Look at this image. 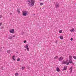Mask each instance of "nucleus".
<instances>
[{
    "label": "nucleus",
    "mask_w": 76,
    "mask_h": 76,
    "mask_svg": "<svg viewBox=\"0 0 76 76\" xmlns=\"http://www.w3.org/2000/svg\"><path fill=\"white\" fill-rule=\"evenodd\" d=\"M69 60H72V57L71 55L69 56Z\"/></svg>",
    "instance_id": "obj_16"
},
{
    "label": "nucleus",
    "mask_w": 76,
    "mask_h": 76,
    "mask_svg": "<svg viewBox=\"0 0 76 76\" xmlns=\"http://www.w3.org/2000/svg\"><path fill=\"white\" fill-rule=\"evenodd\" d=\"M28 2L29 3H28L29 6L32 7V6H34V4L35 3V1L34 0H28Z\"/></svg>",
    "instance_id": "obj_1"
},
{
    "label": "nucleus",
    "mask_w": 76,
    "mask_h": 76,
    "mask_svg": "<svg viewBox=\"0 0 76 76\" xmlns=\"http://www.w3.org/2000/svg\"><path fill=\"white\" fill-rule=\"evenodd\" d=\"M56 8H57L59 7V4H56Z\"/></svg>",
    "instance_id": "obj_15"
},
{
    "label": "nucleus",
    "mask_w": 76,
    "mask_h": 76,
    "mask_svg": "<svg viewBox=\"0 0 76 76\" xmlns=\"http://www.w3.org/2000/svg\"><path fill=\"white\" fill-rule=\"evenodd\" d=\"M59 38L61 39H63V36L61 35L59 36Z\"/></svg>",
    "instance_id": "obj_10"
},
{
    "label": "nucleus",
    "mask_w": 76,
    "mask_h": 76,
    "mask_svg": "<svg viewBox=\"0 0 76 76\" xmlns=\"http://www.w3.org/2000/svg\"><path fill=\"white\" fill-rule=\"evenodd\" d=\"M2 24V23H0V26H1V25Z\"/></svg>",
    "instance_id": "obj_30"
},
{
    "label": "nucleus",
    "mask_w": 76,
    "mask_h": 76,
    "mask_svg": "<svg viewBox=\"0 0 76 76\" xmlns=\"http://www.w3.org/2000/svg\"><path fill=\"white\" fill-rule=\"evenodd\" d=\"M73 69V68L72 67H71L69 69V70H70V73H72V69Z\"/></svg>",
    "instance_id": "obj_13"
},
{
    "label": "nucleus",
    "mask_w": 76,
    "mask_h": 76,
    "mask_svg": "<svg viewBox=\"0 0 76 76\" xmlns=\"http://www.w3.org/2000/svg\"><path fill=\"white\" fill-rule=\"evenodd\" d=\"M56 71L57 72H60V69H59V68H58V67H56Z\"/></svg>",
    "instance_id": "obj_7"
},
{
    "label": "nucleus",
    "mask_w": 76,
    "mask_h": 76,
    "mask_svg": "<svg viewBox=\"0 0 76 76\" xmlns=\"http://www.w3.org/2000/svg\"><path fill=\"white\" fill-rule=\"evenodd\" d=\"M63 57L62 56H61L58 58L59 61H61V60H63Z\"/></svg>",
    "instance_id": "obj_4"
},
{
    "label": "nucleus",
    "mask_w": 76,
    "mask_h": 76,
    "mask_svg": "<svg viewBox=\"0 0 76 76\" xmlns=\"http://www.w3.org/2000/svg\"><path fill=\"white\" fill-rule=\"evenodd\" d=\"M9 31L12 34H14L15 33V30L14 29H11L9 30Z\"/></svg>",
    "instance_id": "obj_3"
},
{
    "label": "nucleus",
    "mask_w": 76,
    "mask_h": 76,
    "mask_svg": "<svg viewBox=\"0 0 76 76\" xmlns=\"http://www.w3.org/2000/svg\"><path fill=\"white\" fill-rule=\"evenodd\" d=\"M10 1H12V0H9Z\"/></svg>",
    "instance_id": "obj_31"
},
{
    "label": "nucleus",
    "mask_w": 76,
    "mask_h": 76,
    "mask_svg": "<svg viewBox=\"0 0 76 76\" xmlns=\"http://www.w3.org/2000/svg\"><path fill=\"white\" fill-rule=\"evenodd\" d=\"M12 58L13 60L15 61L16 60V58H15V56L14 55L12 57Z\"/></svg>",
    "instance_id": "obj_6"
},
{
    "label": "nucleus",
    "mask_w": 76,
    "mask_h": 76,
    "mask_svg": "<svg viewBox=\"0 0 76 76\" xmlns=\"http://www.w3.org/2000/svg\"><path fill=\"white\" fill-rule=\"evenodd\" d=\"M75 29L73 28L71 29L70 30V32H75Z\"/></svg>",
    "instance_id": "obj_11"
},
{
    "label": "nucleus",
    "mask_w": 76,
    "mask_h": 76,
    "mask_svg": "<svg viewBox=\"0 0 76 76\" xmlns=\"http://www.w3.org/2000/svg\"><path fill=\"white\" fill-rule=\"evenodd\" d=\"M73 58H74V59L76 60V56H73Z\"/></svg>",
    "instance_id": "obj_23"
},
{
    "label": "nucleus",
    "mask_w": 76,
    "mask_h": 76,
    "mask_svg": "<svg viewBox=\"0 0 76 76\" xmlns=\"http://www.w3.org/2000/svg\"><path fill=\"white\" fill-rule=\"evenodd\" d=\"M2 17H3V16H2V15H0V19L1 18H2Z\"/></svg>",
    "instance_id": "obj_27"
},
{
    "label": "nucleus",
    "mask_w": 76,
    "mask_h": 76,
    "mask_svg": "<svg viewBox=\"0 0 76 76\" xmlns=\"http://www.w3.org/2000/svg\"><path fill=\"white\" fill-rule=\"evenodd\" d=\"M10 39H12V37H10Z\"/></svg>",
    "instance_id": "obj_26"
},
{
    "label": "nucleus",
    "mask_w": 76,
    "mask_h": 76,
    "mask_svg": "<svg viewBox=\"0 0 76 76\" xmlns=\"http://www.w3.org/2000/svg\"><path fill=\"white\" fill-rule=\"evenodd\" d=\"M69 63H72L73 64H74L73 63V62L72 61V59H70L69 60Z\"/></svg>",
    "instance_id": "obj_9"
},
{
    "label": "nucleus",
    "mask_w": 76,
    "mask_h": 76,
    "mask_svg": "<svg viewBox=\"0 0 76 76\" xmlns=\"http://www.w3.org/2000/svg\"><path fill=\"white\" fill-rule=\"evenodd\" d=\"M70 40H71V41H73V39L72 38H71L70 39Z\"/></svg>",
    "instance_id": "obj_29"
},
{
    "label": "nucleus",
    "mask_w": 76,
    "mask_h": 76,
    "mask_svg": "<svg viewBox=\"0 0 76 76\" xmlns=\"http://www.w3.org/2000/svg\"><path fill=\"white\" fill-rule=\"evenodd\" d=\"M27 48V51H29V48Z\"/></svg>",
    "instance_id": "obj_25"
},
{
    "label": "nucleus",
    "mask_w": 76,
    "mask_h": 76,
    "mask_svg": "<svg viewBox=\"0 0 76 76\" xmlns=\"http://www.w3.org/2000/svg\"><path fill=\"white\" fill-rule=\"evenodd\" d=\"M63 64H66L67 65H68L69 64V62H67V61H66L65 62H63Z\"/></svg>",
    "instance_id": "obj_5"
},
{
    "label": "nucleus",
    "mask_w": 76,
    "mask_h": 76,
    "mask_svg": "<svg viewBox=\"0 0 76 76\" xmlns=\"http://www.w3.org/2000/svg\"><path fill=\"white\" fill-rule=\"evenodd\" d=\"M15 76H19V74L18 73H15Z\"/></svg>",
    "instance_id": "obj_17"
},
{
    "label": "nucleus",
    "mask_w": 76,
    "mask_h": 76,
    "mask_svg": "<svg viewBox=\"0 0 76 76\" xmlns=\"http://www.w3.org/2000/svg\"><path fill=\"white\" fill-rule=\"evenodd\" d=\"M58 57L57 56H56L55 57H54V59L55 60H56L57 59H58Z\"/></svg>",
    "instance_id": "obj_14"
},
{
    "label": "nucleus",
    "mask_w": 76,
    "mask_h": 76,
    "mask_svg": "<svg viewBox=\"0 0 76 76\" xmlns=\"http://www.w3.org/2000/svg\"><path fill=\"white\" fill-rule=\"evenodd\" d=\"M17 61H20V58H18L17 59Z\"/></svg>",
    "instance_id": "obj_24"
},
{
    "label": "nucleus",
    "mask_w": 76,
    "mask_h": 76,
    "mask_svg": "<svg viewBox=\"0 0 76 76\" xmlns=\"http://www.w3.org/2000/svg\"><path fill=\"white\" fill-rule=\"evenodd\" d=\"M28 47H29V45L28 44H26V45L24 46V48H28Z\"/></svg>",
    "instance_id": "obj_8"
},
{
    "label": "nucleus",
    "mask_w": 76,
    "mask_h": 76,
    "mask_svg": "<svg viewBox=\"0 0 76 76\" xmlns=\"http://www.w3.org/2000/svg\"><path fill=\"white\" fill-rule=\"evenodd\" d=\"M26 50H25V51H26Z\"/></svg>",
    "instance_id": "obj_32"
},
{
    "label": "nucleus",
    "mask_w": 76,
    "mask_h": 76,
    "mask_svg": "<svg viewBox=\"0 0 76 76\" xmlns=\"http://www.w3.org/2000/svg\"><path fill=\"white\" fill-rule=\"evenodd\" d=\"M23 42H24V43H25L26 42V40L24 41Z\"/></svg>",
    "instance_id": "obj_28"
},
{
    "label": "nucleus",
    "mask_w": 76,
    "mask_h": 76,
    "mask_svg": "<svg viewBox=\"0 0 76 76\" xmlns=\"http://www.w3.org/2000/svg\"><path fill=\"white\" fill-rule=\"evenodd\" d=\"M62 30H59V33H62Z\"/></svg>",
    "instance_id": "obj_20"
},
{
    "label": "nucleus",
    "mask_w": 76,
    "mask_h": 76,
    "mask_svg": "<svg viewBox=\"0 0 76 76\" xmlns=\"http://www.w3.org/2000/svg\"><path fill=\"white\" fill-rule=\"evenodd\" d=\"M44 4V3H41L40 4V6H42V5H43Z\"/></svg>",
    "instance_id": "obj_22"
},
{
    "label": "nucleus",
    "mask_w": 76,
    "mask_h": 76,
    "mask_svg": "<svg viewBox=\"0 0 76 76\" xmlns=\"http://www.w3.org/2000/svg\"><path fill=\"white\" fill-rule=\"evenodd\" d=\"M11 52V51L9 50L7 51V53H10Z\"/></svg>",
    "instance_id": "obj_21"
},
{
    "label": "nucleus",
    "mask_w": 76,
    "mask_h": 76,
    "mask_svg": "<svg viewBox=\"0 0 76 76\" xmlns=\"http://www.w3.org/2000/svg\"><path fill=\"white\" fill-rule=\"evenodd\" d=\"M25 66H22V69L23 70H24V69H25Z\"/></svg>",
    "instance_id": "obj_19"
},
{
    "label": "nucleus",
    "mask_w": 76,
    "mask_h": 76,
    "mask_svg": "<svg viewBox=\"0 0 76 76\" xmlns=\"http://www.w3.org/2000/svg\"><path fill=\"white\" fill-rule=\"evenodd\" d=\"M28 12L27 11H22V15L24 16H26L28 15Z\"/></svg>",
    "instance_id": "obj_2"
},
{
    "label": "nucleus",
    "mask_w": 76,
    "mask_h": 76,
    "mask_svg": "<svg viewBox=\"0 0 76 76\" xmlns=\"http://www.w3.org/2000/svg\"><path fill=\"white\" fill-rule=\"evenodd\" d=\"M17 12H18V13L19 14L20 13V10H19V9H17Z\"/></svg>",
    "instance_id": "obj_18"
},
{
    "label": "nucleus",
    "mask_w": 76,
    "mask_h": 76,
    "mask_svg": "<svg viewBox=\"0 0 76 76\" xmlns=\"http://www.w3.org/2000/svg\"><path fill=\"white\" fill-rule=\"evenodd\" d=\"M66 69H67V66H64V69L62 70L63 71V70H66Z\"/></svg>",
    "instance_id": "obj_12"
}]
</instances>
